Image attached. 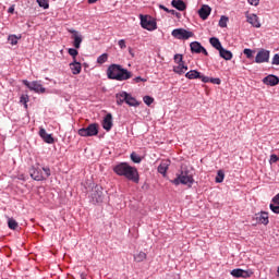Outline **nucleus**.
I'll return each mask as SVG.
<instances>
[{"instance_id": "obj_14", "label": "nucleus", "mask_w": 279, "mask_h": 279, "mask_svg": "<svg viewBox=\"0 0 279 279\" xmlns=\"http://www.w3.org/2000/svg\"><path fill=\"white\" fill-rule=\"evenodd\" d=\"M256 220L257 223H263V226H267L269 223V214L266 211H260L258 214H255V217H253V220Z\"/></svg>"}, {"instance_id": "obj_23", "label": "nucleus", "mask_w": 279, "mask_h": 279, "mask_svg": "<svg viewBox=\"0 0 279 279\" xmlns=\"http://www.w3.org/2000/svg\"><path fill=\"white\" fill-rule=\"evenodd\" d=\"M171 5L172 8H175V10H179V12H184V10H186V3L182 0H172Z\"/></svg>"}, {"instance_id": "obj_11", "label": "nucleus", "mask_w": 279, "mask_h": 279, "mask_svg": "<svg viewBox=\"0 0 279 279\" xmlns=\"http://www.w3.org/2000/svg\"><path fill=\"white\" fill-rule=\"evenodd\" d=\"M69 33L72 34L71 38L73 40V47L75 49H80V47H82V34H80V32L75 31V29H69Z\"/></svg>"}, {"instance_id": "obj_52", "label": "nucleus", "mask_w": 279, "mask_h": 279, "mask_svg": "<svg viewBox=\"0 0 279 279\" xmlns=\"http://www.w3.org/2000/svg\"><path fill=\"white\" fill-rule=\"evenodd\" d=\"M159 8H160V10H163L165 12H168V13L171 12V13L173 14V12H175V11H173V10L170 11L169 9H167V7H165V5H162V4L159 5Z\"/></svg>"}, {"instance_id": "obj_32", "label": "nucleus", "mask_w": 279, "mask_h": 279, "mask_svg": "<svg viewBox=\"0 0 279 279\" xmlns=\"http://www.w3.org/2000/svg\"><path fill=\"white\" fill-rule=\"evenodd\" d=\"M8 226L10 228V230H16V228H19V222H16V220H14V218H9Z\"/></svg>"}, {"instance_id": "obj_2", "label": "nucleus", "mask_w": 279, "mask_h": 279, "mask_svg": "<svg viewBox=\"0 0 279 279\" xmlns=\"http://www.w3.org/2000/svg\"><path fill=\"white\" fill-rule=\"evenodd\" d=\"M107 77L116 82H126V80H132V72L121 64L112 63L107 69Z\"/></svg>"}, {"instance_id": "obj_24", "label": "nucleus", "mask_w": 279, "mask_h": 279, "mask_svg": "<svg viewBox=\"0 0 279 279\" xmlns=\"http://www.w3.org/2000/svg\"><path fill=\"white\" fill-rule=\"evenodd\" d=\"M187 80H199L202 77V72L197 70H191L185 74Z\"/></svg>"}, {"instance_id": "obj_38", "label": "nucleus", "mask_w": 279, "mask_h": 279, "mask_svg": "<svg viewBox=\"0 0 279 279\" xmlns=\"http://www.w3.org/2000/svg\"><path fill=\"white\" fill-rule=\"evenodd\" d=\"M173 72L177 73L178 75H184L182 63H179V65L173 66Z\"/></svg>"}, {"instance_id": "obj_34", "label": "nucleus", "mask_w": 279, "mask_h": 279, "mask_svg": "<svg viewBox=\"0 0 279 279\" xmlns=\"http://www.w3.org/2000/svg\"><path fill=\"white\" fill-rule=\"evenodd\" d=\"M243 53L247 58V60H252V58H254V50H252L250 48H245L243 50Z\"/></svg>"}, {"instance_id": "obj_54", "label": "nucleus", "mask_w": 279, "mask_h": 279, "mask_svg": "<svg viewBox=\"0 0 279 279\" xmlns=\"http://www.w3.org/2000/svg\"><path fill=\"white\" fill-rule=\"evenodd\" d=\"M8 12L9 14H14V7L9 8Z\"/></svg>"}, {"instance_id": "obj_15", "label": "nucleus", "mask_w": 279, "mask_h": 279, "mask_svg": "<svg viewBox=\"0 0 279 279\" xmlns=\"http://www.w3.org/2000/svg\"><path fill=\"white\" fill-rule=\"evenodd\" d=\"M210 12H213V9L208 4H203L198 10V16L202 21H206L210 16Z\"/></svg>"}, {"instance_id": "obj_43", "label": "nucleus", "mask_w": 279, "mask_h": 279, "mask_svg": "<svg viewBox=\"0 0 279 279\" xmlns=\"http://www.w3.org/2000/svg\"><path fill=\"white\" fill-rule=\"evenodd\" d=\"M174 62L177 64H182L184 62V58L182 57V54H174Z\"/></svg>"}, {"instance_id": "obj_57", "label": "nucleus", "mask_w": 279, "mask_h": 279, "mask_svg": "<svg viewBox=\"0 0 279 279\" xmlns=\"http://www.w3.org/2000/svg\"><path fill=\"white\" fill-rule=\"evenodd\" d=\"M277 274H278V276H279V267H278V269H277Z\"/></svg>"}, {"instance_id": "obj_17", "label": "nucleus", "mask_w": 279, "mask_h": 279, "mask_svg": "<svg viewBox=\"0 0 279 279\" xmlns=\"http://www.w3.org/2000/svg\"><path fill=\"white\" fill-rule=\"evenodd\" d=\"M263 84L266 86H278L279 77L277 75L270 74L263 78Z\"/></svg>"}, {"instance_id": "obj_31", "label": "nucleus", "mask_w": 279, "mask_h": 279, "mask_svg": "<svg viewBox=\"0 0 279 279\" xmlns=\"http://www.w3.org/2000/svg\"><path fill=\"white\" fill-rule=\"evenodd\" d=\"M226 178V173H223V170H218L217 175H216V182L217 184H221Z\"/></svg>"}, {"instance_id": "obj_16", "label": "nucleus", "mask_w": 279, "mask_h": 279, "mask_svg": "<svg viewBox=\"0 0 279 279\" xmlns=\"http://www.w3.org/2000/svg\"><path fill=\"white\" fill-rule=\"evenodd\" d=\"M39 136L43 138L44 143H47L48 145H53V143H56L53 135L48 134V132L43 128L39 130Z\"/></svg>"}, {"instance_id": "obj_47", "label": "nucleus", "mask_w": 279, "mask_h": 279, "mask_svg": "<svg viewBox=\"0 0 279 279\" xmlns=\"http://www.w3.org/2000/svg\"><path fill=\"white\" fill-rule=\"evenodd\" d=\"M210 84H216L217 86H219L221 84V78H214V77H210V81H209Z\"/></svg>"}, {"instance_id": "obj_3", "label": "nucleus", "mask_w": 279, "mask_h": 279, "mask_svg": "<svg viewBox=\"0 0 279 279\" xmlns=\"http://www.w3.org/2000/svg\"><path fill=\"white\" fill-rule=\"evenodd\" d=\"M174 186H180L183 184L187 189H192L193 184H195V179L193 174L189 173V170H181L180 173L177 174V178L171 181Z\"/></svg>"}, {"instance_id": "obj_36", "label": "nucleus", "mask_w": 279, "mask_h": 279, "mask_svg": "<svg viewBox=\"0 0 279 279\" xmlns=\"http://www.w3.org/2000/svg\"><path fill=\"white\" fill-rule=\"evenodd\" d=\"M219 27H228V17L222 15L218 23Z\"/></svg>"}, {"instance_id": "obj_10", "label": "nucleus", "mask_w": 279, "mask_h": 279, "mask_svg": "<svg viewBox=\"0 0 279 279\" xmlns=\"http://www.w3.org/2000/svg\"><path fill=\"white\" fill-rule=\"evenodd\" d=\"M270 53L271 52L267 49H260L255 57L256 64H263L265 62H269Z\"/></svg>"}, {"instance_id": "obj_6", "label": "nucleus", "mask_w": 279, "mask_h": 279, "mask_svg": "<svg viewBox=\"0 0 279 279\" xmlns=\"http://www.w3.org/2000/svg\"><path fill=\"white\" fill-rule=\"evenodd\" d=\"M99 134V125L97 123H92L87 128H82L78 130V136H97Z\"/></svg>"}, {"instance_id": "obj_19", "label": "nucleus", "mask_w": 279, "mask_h": 279, "mask_svg": "<svg viewBox=\"0 0 279 279\" xmlns=\"http://www.w3.org/2000/svg\"><path fill=\"white\" fill-rule=\"evenodd\" d=\"M102 128L106 132H110L112 130V113H107L102 120Z\"/></svg>"}, {"instance_id": "obj_48", "label": "nucleus", "mask_w": 279, "mask_h": 279, "mask_svg": "<svg viewBox=\"0 0 279 279\" xmlns=\"http://www.w3.org/2000/svg\"><path fill=\"white\" fill-rule=\"evenodd\" d=\"M141 82H147V80H146V78H143V77H141V76H136L135 78H133V83H134V84H138V83H141Z\"/></svg>"}, {"instance_id": "obj_21", "label": "nucleus", "mask_w": 279, "mask_h": 279, "mask_svg": "<svg viewBox=\"0 0 279 279\" xmlns=\"http://www.w3.org/2000/svg\"><path fill=\"white\" fill-rule=\"evenodd\" d=\"M70 69L73 75H80V73H82V63L77 62V60H73V62L70 63Z\"/></svg>"}, {"instance_id": "obj_18", "label": "nucleus", "mask_w": 279, "mask_h": 279, "mask_svg": "<svg viewBox=\"0 0 279 279\" xmlns=\"http://www.w3.org/2000/svg\"><path fill=\"white\" fill-rule=\"evenodd\" d=\"M246 21L252 25L253 27H260V22L258 21V15L254 13H247L246 14Z\"/></svg>"}, {"instance_id": "obj_9", "label": "nucleus", "mask_w": 279, "mask_h": 279, "mask_svg": "<svg viewBox=\"0 0 279 279\" xmlns=\"http://www.w3.org/2000/svg\"><path fill=\"white\" fill-rule=\"evenodd\" d=\"M230 274L233 278H252V276H254V271H252V269L244 270L241 268H235L231 270Z\"/></svg>"}, {"instance_id": "obj_4", "label": "nucleus", "mask_w": 279, "mask_h": 279, "mask_svg": "<svg viewBox=\"0 0 279 279\" xmlns=\"http://www.w3.org/2000/svg\"><path fill=\"white\" fill-rule=\"evenodd\" d=\"M140 20L141 27H143V29H147L148 32H154L158 29V24L156 23V20H154V17H151L150 15L141 14Z\"/></svg>"}, {"instance_id": "obj_22", "label": "nucleus", "mask_w": 279, "mask_h": 279, "mask_svg": "<svg viewBox=\"0 0 279 279\" xmlns=\"http://www.w3.org/2000/svg\"><path fill=\"white\" fill-rule=\"evenodd\" d=\"M128 96H129L128 92H121V93L117 94L116 95L117 105L123 106V104H126Z\"/></svg>"}, {"instance_id": "obj_40", "label": "nucleus", "mask_w": 279, "mask_h": 279, "mask_svg": "<svg viewBox=\"0 0 279 279\" xmlns=\"http://www.w3.org/2000/svg\"><path fill=\"white\" fill-rule=\"evenodd\" d=\"M143 101H144V104H146V106H151V104H154V97H151V96H144L143 97Z\"/></svg>"}, {"instance_id": "obj_50", "label": "nucleus", "mask_w": 279, "mask_h": 279, "mask_svg": "<svg viewBox=\"0 0 279 279\" xmlns=\"http://www.w3.org/2000/svg\"><path fill=\"white\" fill-rule=\"evenodd\" d=\"M271 202L272 204H276L279 206V193L272 197Z\"/></svg>"}, {"instance_id": "obj_12", "label": "nucleus", "mask_w": 279, "mask_h": 279, "mask_svg": "<svg viewBox=\"0 0 279 279\" xmlns=\"http://www.w3.org/2000/svg\"><path fill=\"white\" fill-rule=\"evenodd\" d=\"M190 49L192 53H203L204 56H208V50H206L199 41H192L190 44Z\"/></svg>"}, {"instance_id": "obj_35", "label": "nucleus", "mask_w": 279, "mask_h": 279, "mask_svg": "<svg viewBox=\"0 0 279 279\" xmlns=\"http://www.w3.org/2000/svg\"><path fill=\"white\" fill-rule=\"evenodd\" d=\"M68 53L73 58V60H77L76 58L80 52L77 51V48H69Z\"/></svg>"}, {"instance_id": "obj_30", "label": "nucleus", "mask_w": 279, "mask_h": 279, "mask_svg": "<svg viewBox=\"0 0 279 279\" xmlns=\"http://www.w3.org/2000/svg\"><path fill=\"white\" fill-rule=\"evenodd\" d=\"M131 160H132V162H135V165H141V162L143 161V158H141V156H138V154L133 151L131 154Z\"/></svg>"}, {"instance_id": "obj_5", "label": "nucleus", "mask_w": 279, "mask_h": 279, "mask_svg": "<svg viewBox=\"0 0 279 279\" xmlns=\"http://www.w3.org/2000/svg\"><path fill=\"white\" fill-rule=\"evenodd\" d=\"M171 36L177 38V40H189V38L195 36V33L184 28H175L171 32Z\"/></svg>"}, {"instance_id": "obj_42", "label": "nucleus", "mask_w": 279, "mask_h": 279, "mask_svg": "<svg viewBox=\"0 0 279 279\" xmlns=\"http://www.w3.org/2000/svg\"><path fill=\"white\" fill-rule=\"evenodd\" d=\"M269 208L272 213H275V215H279V205L270 203Z\"/></svg>"}, {"instance_id": "obj_37", "label": "nucleus", "mask_w": 279, "mask_h": 279, "mask_svg": "<svg viewBox=\"0 0 279 279\" xmlns=\"http://www.w3.org/2000/svg\"><path fill=\"white\" fill-rule=\"evenodd\" d=\"M39 8H44V10H49V1L47 0H37Z\"/></svg>"}, {"instance_id": "obj_25", "label": "nucleus", "mask_w": 279, "mask_h": 279, "mask_svg": "<svg viewBox=\"0 0 279 279\" xmlns=\"http://www.w3.org/2000/svg\"><path fill=\"white\" fill-rule=\"evenodd\" d=\"M218 51H219L220 58H222L223 60H232L233 58L232 51L227 50L223 47Z\"/></svg>"}, {"instance_id": "obj_41", "label": "nucleus", "mask_w": 279, "mask_h": 279, "mask_svg": "<svg viewBox=\"0 0 279 279\" xmlns=\"http://www.w3.org/2000/svg\"><path fill=\"white\" fill-rule=\"evenodd\" d=\"M43 173H44V180H47L51 175V169L49 167H44L43 168Z\"/></svg>"}, {"instance_id": "obj_27", "label": "nucleus", "mask_w": 279, "mask_h": 279, "mask_svg": "<svg viewBox=\"0 0 279 279\" xmlns=\"http://www.w3.org/2000/svg\"><path fill=\"white\" fill-rule=\"evenodd\" d=\"M126 105L133 108H138V106H141V102H138L136 98L132 97V95L129 94V96L126 97Z\"/></svg>"}, {"instance_id": "obj_51", "label": "nucleus", "mask_w": 279, "mask_h": 279, "mask_svg": "<svg viewBox=\"0 0 279 279\" xmlns=\"http://www.w3.org/2000/svg\"><path fill=\"white\" fill-rule=\"evenodd\" d=\"M250 5H258V3H260V0H247Z\"/></svg>"}, {"instance_id": "obj_46", "label": "nucleus", "mask_w": 279, "mask_h": 279, "mask_svg": "<svg viewBox=\"0 0 279 279\" xmlns=\"http://www.w3.org/2000/svg\"><path fill=\"white\" fill-rule=\"evenodd\" d=\"M278 160H279L278 155H275V154L270 155V165L278 162Z\"/></svg>"}, {"instance_id": "obj_56", "label": "nucleus", "mask_w": 279, "mask_h": 279, "mask_svg": "<svg viewBox=\"0 0 279 279\" xmlns=\"http://www.w3.org/2000/svg\"><path fill=\"white\" fill-rule=\"evenodd\" d=\"M81 279H86V274L82 272L81 274Z\"/></svg>"}, {"instance_id": "obj_55", "label": "nucleus", "mask_w": 279, "mask_h": 279, "mask_svg": "<svg viewBox=\"0 0 279 279\" xmlns=\"http://www.w3.org/2000/svg\"><path fill=\"white\" fill-rule=\"evenodd\" d=\"M97 1L99 0H88V3L93 4V3H97Z\"/></svg>"}, {"instance_id": "obj_20", "label": "nucleus", "mask_w": 279, "mask_h": 279, "mask_svg": "<svg viewBox=\"0 0 279 279\" xmlns=\"http://www.w3.org/2000/svg\"><path fill=\"white\" fill-rule=\"evenodd\" d=\"M170 165H171V161H169V160L161 161L157 168L158 173H160L165 178V175H167V171H169Z\"/></svg>"}, {"instance_id": "obj_7", "label": "nucleus", "mask_w": 279, "mask_h": 279, "mask_svg": "<svg viewBox=\"0 0 279 279\" xmlns=\"http://www.w3.org/2000/svg\"><path fill=\"white\" fill-rule=\"evenodd\" d=\"M22 83L31 90H34V93L44 94L47 90L45 87H43L41 81L29 82L27 80H23Z\"/></svg>"}, {"instance_id": "obj_53", "label": "nucleus", "mask_w": 279, "mask_h": 279, "mask_svg": "<svg viewBox=\"0 0 279 279\" xmlns=\"http://www.w3.org/2000/svg\"><path fill=\"white\" fill-rule=\"evenodd\" d=\"M182 69H183V73H186V71H189V66L184 64V62L182 63Z\"/></svg>"}, {"instance_id": "obj_28", "label": "nucleus", "mask_w": 279, "mask_h": 279, "mask_svg": "<svg viewBox=\"0 0 279 279\" xmlns=\"http://www.w3.org/2000/svg\"><path fill=\"white\" fill-rule=\"evenodd\" d=\"M147 259V253L141 251L134 255L135 263H143V260Z\"/></svg>"}, {"instance_id": "obj_26", "label": "nucleus", "mask_w": 279, "mask_h": 279, "mask_svg": "<svg viewBox=\"0 0 279 279\" xmlns=\"http://www.w3.org/2000/svg\"><path fill=\"white\" fill-rule=\"evenodd\" d=\"M209 43L211 47H214V49H217V51H220L223 48V46L221 45V41L217 37L209 38Z\"/></svg>"}, {"instance_id": "obj_13", "label": "nucleus", "mask_w": 279, "mask_h": 279, "mask_svg": "<svg viewBox=\"0 0 279 279\" xmlns=\"http://www.w3.org/2000/svg\"><path fill=\"white\" fill-rule=\"evenodd\" d=\"M31 178L33 180H36L37 182H43V180H45V174L43 173V170L36 166H33L31 168Z\"/></svg>"}, {"instance_id": "obj_8", "label": "nucleus", "mask_w": 279, "mask_h": 279, "mask_svg": "<svg viewBox=\"0 0 279 279\" xmlns=\"http://www.w3.org/2000/svg\"><path fill=\"white\" fill-rule=\"evenodd\" d=\"M90 197L93 204H101L104 202V187L96 185L93 189Z\"/></svg>"}, {"instance_id": "obj_49", "label": "nucleus", "mask_w": 279, "mask_h": 279, "mask_svg": "<svg viewBox=\"0 0 279 279\" xmlns=\"http://www.w3.org/2000/svg\"><path fill=\"white\" fill-rule=\"evenodd\" d=\"M118 45H119V47H120V49H126V45H125V39H120L119 41H118Z\"/></svg>"}, {"instance_id": "obj_39", "label": "nucleus", "mask_w": 279, "mask_h": 279, "mask_svg": "<svg viewBox=\"0 0 279 279\" xmlns=\"http://www.w3.org/2000/svg\"><path fill=\"white\" fill-rule=\"evenodd\" d=\"M28 101H29V96L28 95H22L20 97V104H23L24 108H27Z\"/></svg>"}, {"instance_id": "obj_45", "label": "nucleus", "mask_w": 279, "mask_h": 279, "mask_svg": "<svg viewBox=\"0 0 279 279\" xmlns=\"http://www.w3.org/2000/svg\"><path fill=\"white\" fill-rule=\"evenodd\" d=\"M271 64L278 66L279 65V54L276 53L272 58Z\"/></svg>"}, {"instance_id": "obj_44", "label": "nucleus", "mask_w": 279, "mask_h": 279, "mask_svg": "<svg viewBox=\"0 0 279 279\" xmlns=\"http://www.w3.org/2000/svg\"><path fill=\"white\" fill-rule=\"evenodd\" d=\"M198 80L202 81L203 84H208V83H210V77L204 76L203 74H201V77H199Z\"/></svg>"}, {"instance_id": "obj_1", "label": "nucleus", "mask_w": 279, "mask_h": 279, "mask_svg": "<svg viewBox=\"0 0 279 279\" xmlns=\"http://www.w3.org/2000/svg\"><path fill=\"white\" fill-rule=\"evenodd\" d=\"M113 173H116V175H120L121 178H125L129 180V182H133L134 184H138V182H141L138 169L128 162H120L113 166Z\"/></svg>"}, {"instance_id": "obj_33", "label": "nucleus", "mask_w": 279, "mask_h": 279, "mask_svg": "<svg viewBox=\"0 0 279 279\" xmlns=\"http://www.w3.org/2000/svg\"><path fill=\"white\" fill-rule=\"evenodd\" d=\"M108 62V53H102L97 58V64H106Z\"/></svg>"}, {"instance_id": "obj_29", "label": "nucleus", "mask_w": 279, "mask_h": 279, "mask_svg": "<svg viewBox=\"0 0 279 279\" xmlns=\"http://www.w3.org/2000/svg\"><path fill=\"white\" fill-rule=\"evenodd\" d=\"M8 40L10 43V45H12V46L19 45V40H21V36L9 35Z\"/></svg>"}]
</instances>
